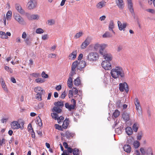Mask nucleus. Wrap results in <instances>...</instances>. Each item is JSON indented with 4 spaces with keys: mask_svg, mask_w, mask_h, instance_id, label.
Instances as JSON below:
<instances>
[{
    "mask_svg": "<svg viewBox=\"0 0 155 155\" xmlns=\"http://www.w3.org/2000/svg\"><path fill=\"white\" fill-rule=\"evenodd\" d=\"M140 151L142 154L144 155L146 153V151L144 149L143 147H141L140 149Z\"/></svg>",
    "mask_w": 155,
    "mask_h": 155,
    "instance_id": "13d9d810",
    "label": "nucleus"
},
{
    "mask_svg": "<svg viewBox=\"0 0 155 155\" xmlns=\"http://www.w3.org/2000/svg\"><path fill=\"white\" fill-rule=\"evenodd\" d=\"M101 44H100L98 43L95 44L94 47V48L96 50L99 49L101 47Z\"/></svg>",
    "mask_w": 155,
    "mask_h": 155,
    "instance_id": "8fccbe9b",
    "label": "nucleus"
},
{
    "mask_svg": "<svg viewBox=\"0 0 155 155\" xmlns=\"http://www.w3.org/2000/svg\"><path fill=\"white\" fill-rule=\"evenodd\" d=\"M11 127L13 129H18L20 127V124L16 121H13L11 124Z\"/></svg>",
    "mask_w": 155,
    "mask_h": 155,
    "instance_id": "4468645a",
    "label": "nucleus"
},
{
    "mask_svg": "<svg viewBox=\"0 0 155 155\" xmlns=\"http://www.w3.org/2000/svg\"><path fill=\"white\" fill-rule=\"evenodd\" d=\"M72 77H70L67 81L68 86L70 88H71L73 85V78Z\"/></svg>",
    "mask_w": 155,
    "mask_h": 155,
    "instance_id": "5701e85b",
    "label": "nucleus"
},
{
    "mask_svg": "<svg viewBox=\"0 0 155 155\" xmlns=\"http://www.w3.org/2000/svg\"><path fill=\"white\" fill-rule=\"evenodd\" d=\"M64 119V118L62 116H61L59 117H58L57 119L58 122L59 124H60L61 123L62 121Z\"/></svg>",
    "mask_w": 155,
    "mask_h": 155,
    "instance_id": "de8ad7c7",
    "label": "nucleus"
},
{
    "mask_svg": "<svg viewBox=\"0 0 155 155\" xmlns=\"http://www.w3.org/2000/svg\"><path fill=\"white\" fill-rule=\"evenodd\" d=\"M15 19L19 24H24L25 23V21L23 18L18 13H15L14 15Z\"/></svg>",
    "mask_w": 155,
    "mask_h": 155,
    "instance_id": "423d86ee",
    "label": "nucleus"
},
{
    "mask_svg": "<svg viewBox=\"0 0 155 155\" xmlns=\"http://www.w3.org/2000/svg\"><path fill=\"white\" fill-rule=\"evenodd\" d=\"M43 94H37L35 96V97L37 100L41 101L42 100V95Z\"/></svg>",
    "mask_w": 155,
    "mask_h": 155,
    "instance_id": "a19ab883",
    "label": "nucleus"
},
{
    "mask_svg": "<svg viewBox=\"0 0 155 155\" xmlns=\"http://www.w3.org/2000/svg\"><path fill=\"white\" fill-rule=\"evenodd\" d=\"M118 2L117 3V6L120 9H123L124 7L123 0H118Z\"/></svg>",
    "mask_w": 155,
    "mask_h": 155,
    "instance_id": "7c9ffc66",
    "label": "nucleus"
},
{
    "mask_svg": "<svg viewBox=\"0 0 155 155\" xmlns=\"http://www.w3.org/2000/svg\"><path fill=\"white\" fill-rule=\"evenodd\" d=\"M78 61H75L73 63L71 67V70L70 74L71 76H73L76 74L77 68H78Z\"/></svg>",
    "mask_w": 155,
    "mask_h": 155,
    "instance_id": "7ed1b4c3",
    "label": "nucleus"
},
{
    "mask_svg": "<svg viewBox=\"0 0 155 155\" xmlns=\"http://www.w3.org/2000/svg\"><path fill=\"white\" fill-rule=\"evenodd\" d=\"M77 54V51H73L68 56V58L70 60H74L76 57Z\"/></svg>",
    "mask_w": 155,
    "mask_h": 155,
    "instance_id": "a211bd4d",
    "label": "nucleus"
},
{
    "mask_svg": "<svg viewBox=\"0 0 155 155\" xmlns=\"http://www.w3.org/2000/svg\"><path fill=\"white\" fill-rule=\"evenodd\" d=\"M68 152L69 153H71L73 151V149L70 147H68L67 148Z\"/></svg>",
    "mask_w": 155,
    "mask_h": 155,
    "instance_id": "680f3d73",
    "label": "nucleus"
},
{
    "mask_svg": "<svg viewBox=\"0 0 155 155\" xmlns=\"http://www.w3.org/2000/svg\"><path fill=\"white\" fill-rule=\"evenodd\" d=\"M62 111V110L59 107L54 106L52 110V112H55L58 114L60 113Z\"/></svg>",
    "mask_w": 155,
    "mask_h": 155,
    "instance_id": "cd10ccee",
    "label": "nucleus"
},
{
    "mask_svg": "<svg viewBox=\"0 0 155 155\" xmlns=\"http://www.w3.org/2000/svg\"><path fill=\"white\" fill-rule=\"evenodd\" d=\"M101 66L106 70H110L112 69L111 64L110 61H103L101 63Z\"/></svg>",
    "mask_w": 155,
    "mask_h": 155,
    "instance_id": "39448f33",
    "label": "nucleus"
},
{
    "mask_svg": "<svg viewBox=\"0 0 155 155\" xmlns=\"http://www.w3.org/2000/svg\"><path fill=\"white\" fill-rule=\"evenodd\" d=\"M0 37L2 39L8 38V37L6 35V33L3 31H0Z\"/></svg>",
    "mask_w": 155,
    "mask_h": 155,
    "instance_id": "473e14b6",
    "label": "nucleus"
},
{
    "mask_svg": "<svg viewBox=\"0 0 155 155\" xmlns=\"http://www.w3.org/2000/svg\"><path fill=\"white\" fill-rule=\"evenodd\" d=\"M147 150V155H153L152 150L151 148L149 147Z\"/></svg>",
    "mask_w": 155,
    "mask_h": 155,
    "instance_id": "4c0bfd02",
    "label": "nucleus"
},
{
    "mask_svg": "<svg viewBox=\"0 0 155 155\" xmlns=\"http://www.w3.org/2000/svg\"><path fill=\"white\" fill-rule=\"evenodd\" d=\"M73 96V91L72 90H70L68 93V97L69 98L72 97Z\"/></svg>",
    "mask_w": 155,
    "mask_h": 155,
    "instance_id": "6e6d98bb",
    "label": "nucleus"
},
{
    "mask_svg": "<svg viewBox=\"0 0 155 155\" xmlns=\"http://www.w3.org/2000/svg\"><path fill=\"white\" fill-rule=\"evenodd\" d=\"M107 45L105 44H101V47L99 49V52L101 55L104 54L107 52L104 50L107 47Z\"/></svg>",
    "mask_w": 155,
    "mask_h": 155,
    "instance_id": "dca6fc26",
    "label": "nucleus"
},
{
    "mask_svg": "<svg viewBox=\"0 0 155 155\" xmlns=\"http://www.w3.org/2000/svg\"><path fill=\"white\" fill-rule=\"evenodd\" d=\"M117 23L119 29L120 31L122 30L124 31L127 26L126 23H124L122 25L121 23L119 21H118Z\"/></svg>",
    "mask_w": 155,
    "mask_h": 155,
    "instance_id": "aec40b11",
    "label": "nucleus"
},
{
    "mask_svg": "<svg viewBox=\"0 0 155 155\" xmlns=\"http://www.w3.org/2000/svg\"><path fill=\"white\" fill-rule=\"evenodd\" d=\"M119 90L120 91L123 92L125 90L126 92H127L128 91V86L126 82L123 83H120L119 84Z\"/></svg>",
    "mask_w": 155,
    "mask_h": 155,
    "instance_id": "6e6552de",
    "label": "nucleus"
},
{
    "mask_svg": "<svg viewBox=\"0 0 155 155\" xmlns=\"http://www.w3.org/2000/svg\"><path fill=\"white\" fill-rule=\"evenodd\" d=\"M135 105L136 106V110L139 112H141V108L140 106V102L137 98L136 97L135 99Z\"/></svg>",
    "mask_w": 155,
    "mask_h": 155,
    "instance_id": "9d476101",
    "label": "nucleus"
},
{
    "mask_svg": "<svg viewBox=\"0 0 155 155\" xmlns=\"http://www.w3.org/2000/svg\"><path fill=\"white\" fill-rule=\"evenodd\" d=\"M126 131L127 134L130 135L132 134L133 133L131 127H128L126 128Z\"/></svg>",
    "mask_w": 155,
    "mask_h": 155,
    "instance_id": "2f4dec72",
    "label": "nucleus"
},
{
    "mask_svg": "<svg viewBox=\"0 0 155 155\" xmlns=\"http://www.w3.org/2000/svg\"><path fill=\"white\" fill-rule=\"evenodd\" d=\"M102 55L104 58L105 59L104 61H110L112 59V56L110 54L107 53V52Z\"/></svg>",
    "mask_w": 155,
    "mask_h": 155,
    "instance_id": "f8f14e48",
    "label": "nucleus"
},
{
    "mask_svg": "<svg viewBox=\"0 0 155 155\" xmlns=\"http://www.w3.org/2000/svg\"><path fill=\"white\" fill-rule=\"evenodd\" d=\"M66 93L65 92V91H64L62 93L61 96L60 97V98L62 99H63L65 98V97H66Z\"/></svg>",
    "mask_w": 155,
    "mask_h": 155,
    "instance_id": "3c124183",
    "label": "nucleus"
},
{
    "mask_svg": "<svg viewBox=\"0 0 155 155\" xmlns=\"http://www.w3.org/2000/svg\"><path fill=\"white\" fill-rule=\"evenodd\" d=\"M31 75L32 76V77H35V78H37L39 77L40 76V74L39 73H34L32 74H31Z\"/></svg>",
    "mask_w": 155,
    "mask_h": 155,
    "instance_id": "603ef678",
    "label": "nucleus"
},
{
    "mask_svg": "<svg viewBox=\"0 0 155 155\" xmlns=\"http://www.w3.org/2000/svg\"><path fill=\"white\" fill-rule=\"evenodd\" d=\"M99 57L98 54L96 52H91L87 55V59L89 61L93 62L97 60Z\"/></svg>",
    "mask_w": 155,
    "mask_h": 155,
    "instance_id": "f03ea898",
    "label": "nucleus"
},
{
    "mask_svg": "<svg viewBox=\"0 0 155 155\" xmlns=\"http://www.w3.org/2000/svg\"><path fill=\"white\" fill-rule=\"evenodd\" d=\"M37 5L36 0H30L28 3V7L29 9H32L35 8Z\"/></svg>",
    "mask_w": 155,
    "mask_h": 155,
    "instance_id": "1a4fd4ad",
    "label": "nucleus"
},
{
    "mask_svg": "<svg viewBox=\"0 0 155 155\" xmlns=\"http://www.w3.org/2000/svg\"><path fill=\"white\" fill-rule=\"evenodd\" d=\"M15 7L18 12L21 14H23L25 13L24 10L22 8L21 6L19 4H16Z\"/></svg>",
    "mask_w": 155,
    "mask_h": 155,
    "instance_id": "f3484780",
    "label": "nucleus"
},
{
    "mask_svg": "<svg viewBox=\"0 0 155 155\" xmlns=\"http://www.w3.org/2000/svg\"><path fill=\"white\" fill-rule=\"evenodd\" d=\"M111 76L115 79L118 78L120 76L123 78L124 76V71L122 67L117 66L112 69L110 72Z\"/></svg>",
    "mask_w": 155,
    "mask_h": 155,
    "instance_id": "f257e3e1",
    "label": "nucleus"
},
{
    "mask_svg": "<svg viewBox=\"0 0 155 155\" xmlns=\"http://www.w3.org/2000/svg\"><path fill=\"white\" fill-rule=\"evenodd\" d=\"M114 28V21L113 20H111L110 21L109 25V30L110 31H112L113 33L115 34V32L113 31V29Z\"/></svg>",
    "mask_w": 155,
    "mask_h": 155,
    "instance_id": "4be33fe9",
    "label": "nucleus"
},
{
    "mask_svg": "<svg viewBox=\"0 0 155 155\" xmlns=\"http://www.w3.org/2000/svg\"><path fill=\"white\" fill-rule=\"evenodd\" d=\"M127 1L128 8L130 12L133 15L134 14V12L132 0H127Z\"/></svg>",
    "mask_w": 155,
    "mask_h": 155,
    "instance_id": "ddd939ff",
    "label": "nucleus"
},
{
    "mask_svg": "<svg viewBox=\"0 0 155 155\" xmlns=\"http://www.w3.org/2000/svg\"><path fill=\"white\" fill-rule=\"evenodd\" d=\"M124 151L127 153H130L131 150V147L128 144H126L123 147Z\"/></svg>",
    "mask_w": 155,
    "mask_h": 155,
    "instance_id": "393cba45",
    "label": "nucleus"
},
{
    "mask_svg": "<svg viewBox=\"0 0 155 155\" xmlns=\"http://www.w3.org/2000/svg\"><path fill=\"white\" fill-rule=\"evenodd\" d=\"M78 69L80 71L82 70V69L86 66V62L84 61H80L78 62Z\"/></svg>",
    "mask_w": 155,
    "mask_h": 155,
    "instance_id": "9b49d317",
    "label": "nucleus"
},
{
    "mask_svg": "<svg viewBox=\"0 0 155 155\" xmlns=\"http://www.w3.org/2000/svg\"><path fill=\"white\" fill-rule=\"evenodd\" d=\"M106 18V17L105 16L103 15L99 19L101 21H103Z\"/></svg>",
    "mask_w": 155,
    "mask_h": 155,
    "instance_id": "774afa93",
    "label": "nucleus"
},
{
    "mask_svg": "<svg viewBox=\"0 0 155 155\" xmlns=\"http://www.w3.org/2000/svg\"><path fill=\"white\" fill-rule=\"evenodd\" d=\"M28 131H30L31 130H33V128H32V125L31 124H29L28 126Z\"/></svg>",
    "mask_w": 155,
    "mask_h": 155,
    "instance_id": "e2e57ef3",
    "label": "nucleus"
},
{
    "mask_svg": "<svg viewBox=\"0 0 155 155\" xmlns=\"http://www.w3.org/2000/svg\"><path fill=\"white\" fill-rule=\"evenodd\" d=\"M73 89H74L73 92V93L74 94H77L78 93V90L75 87H74Z\"/></svg>",
    "mask_w": 155,
    "mask_h": 155,
    "instance_id": "0e129e2a",
    "label": "nucleus"
},
{
    "mask_svg": "<svg viewBox=\"0 0 155 155\" xmlns=\"http://www.w3.org/2000/svg\"><path fill=\"white\" fill-rule=\"evenodd\" d=\"M11 81L14 83H16V80L15 78L14 77H12L11 78Z\"/></svg>",
    "mask_w": 155,
    "mask_h": 155,
    "instance_id": "338daca9",
    "label": "nucleus"
},
{
    "mask_svg": "<svg viewBox=\"0 0 155 155\" xmlns=\"http://www.w3.org/2000/svg\"><path fill=\"white\" fill-rule=\"evenodd\" d=\"M112 35L109 32H107L104 34L103 37L104 38H109L112 36Z\"/></svg>",
    "mask_w": 155,
    "mask_h": 155,
    "instance_id": "e433bc0d",
    "label": "nucleus"
},
{
    "mask_svg": "<svg viewBox=\"0 0 155 155\" xmlns=\"http://www.w3.org/2000/svg\"><path fill=\"white\" fill-rule=\"evenodd\" d=\"M12 16V12L11 11H8L6 14V18L7 20L10 19Z\"/></svg>",
    "mask_w": 155,
    "mask_h": 155,
    "instance_id": "f704fd0d",
    "label": "nucleus"
},
{
    "mask_svg": "<svg viewBox=\"0 0 155 155\" xmlns=\"http://www.w3.org/2000/svg\"><path fill=\"white\" fill-rule=\"evenodd\" d=\"M74 84L76 86H78L80 85L81 84V81L80 79V78L78 77L76 79H75L74 81Z\"/></svg>",
    "mask_w": 155,
    "mask_h": 155,
    "instance_id": "c85d7f7f",
    "label": "nucleus"
},
{
    "mask_svg": "<svg viewBox=\"0 0 155 155\" xmlns=\"http://www.w3.org/2000/svg\"><path fill=\"white\" fill-rule=\"evenodd\" d=\"M37 123L39 126H41L42 125L41 120L39 118V119H37Z\"/></svg>",
    "mask_w": 155,
    "mask_h": 155,
    "instance_id": "5fc2aeb1",
    "label": "nucleus"
},
{
    "mask_svg": "<svg viewBox=\"0 0 155 155\" xmlns=\"http://www.w3.org/2000/svg\"><path fill=\"white\" fill-rule=\"evenodd\" d=\"M147 11L151 13L154 14L155 13V11L153 9H148L147 10Z\"/></svg>",
    "mask_w": 155,
    "mask_h": 155,
    "instance_id": "bf43d9fd",
    "label": "nucleus"
},
{
    "mask_svg": "<svg viewBox=\"0 0 155 155\" xmlns=\"http://www.w3.org/2000/svg\"><path fill=\"white\" fill-rule=\"evenodd\" d=\"M39 18V16L37 14H33L28 17V19L30 20H38Z\"/></svg>",
    "mask_w": 155,
    "mask_h": 155,
    "instance_id": "b1692460",
    "label": "nucleus"
},
{
    "mask_svg": "<svg viewBox=\"0 0 155 155\" xmlns=\"http://www.w3.org/2000/svg\"><path fill=\"white\" fill-rule=\"evenodd\" d=\"M48 38V35L47 34L44 35L42 36L41 38L42 40H45Z\"/></svg>",
    "mask_w": 155,
    "mask_h": 155,
    "instance_id": "052dcab7",
    "label": "nucleus"
},
{
    "mask_svg": "<svg viewBox=\"0 0 155 155\" xmlns=\"http://www.w3.org/2000/svg\"><path fill=\"white\" fill-rule=\"evenodd\" d=\"M55 128L56 129L59 130H62L61 127L58 124H56L55 125Z\"/></svg>",
    "mask_w": 155,
    "mask_h": 155,
    "instance_id": "4d7b16f0",
    "label": "nucleus"
},
{
    "mask_svg": "<svg viewBox=\"0 0 155 155\" xmlns=\"http://www.w3.org/2000/svg\"><path fill=\"white\" fill-rule=\"evenodd\" d=\"M51 116L52 118L55 120H57L58 117V115L57 114L55 113H53L51 114Z\"/></svg>",
    "mask_w": 155,
    "mask_h": 155,
    "instance_id": "79ce46f5",
    "label": "nucleus"
},
{
    "mask_svg": "<svg viewBox=\"0 0 155 155\" xmlns=\"http://www.w3.org/2000/svg\"><path fill=\"white\" fill-rule=\"evenodd\" d=\"M120 112L118 110H116L113 113V116L114 117L117 118L120 115Z\"/></svg>",
    "mask_w": 155,
    "mask_h": 155,
    "instance_id": "72a5a7b5",
    "label": "nucleus"
},
{
    "mask_svg": "<svg viewBox=\"0 0 155 155\" xmlns=\"http://www.w3.org/2000/svg\"><path fill=\"white\" fill-rule=\"evenodd\" d=\"M106 3L104 1H102L99 2L96 5V7L97 8H101L105 5Z\"/></svg>",
    "mask_w": 155,
    "mask_h": 155,
    "instance_id": "412c9836",
    "label": "nucleus"
},
{
    "mask_svg": "<svg viewBox=\"0 0 155 155\" xmlns=\"http://www.w3.org/2000/svg\"><path fill=\"white\" fill-rule=\"evenodd\" d=\"M54 105L57 107H62L64 105V101H58L57 102H55L54 103Z\"/></svg>",
    "mask_w": 155,
    "mask_h": 155,
    "instance_id": "c756f323",
    "label": "nucleus"
},
{
    "mask_svg": "<svg viewBox=\"0 0 155 155\" xmlns=\"http://www.w3.org/2000/svg\"><path fill=\"white\" fill-rule=\"evenodd\" d=\"M71 102L73 103V104L70 105L68 103H66L65 104V107L68 109L70 111H71L72 110L74 109L76 106V102L74 99H72Z\"/></svg>",
    "mask_w": 155,
    "mask_h": 155,
    "instance_id": "20e7f679",
    "label": "nucleus"
},
{
    "mask_svg": "<svg viewBox=\"0 0 155 155\" xmlns=\"http://www.w3.org/2000/svg\"><path fill=\"white\" fill-rule=\"evenodd\" d=\"M73 153V155H79L80 152L78 149L76 148L74 149Z\"/></svg>",
    "mask_w": 155,
    "mask_h": 155,
    "instance_id": "ea45409f",
    "label": "nucleus"
},
{
    "mask_svg": "<svg viewBox=\"0 0 155 155\" xmlns=\"http://www.w3.org/2000/svg\"><path fill=\"white\" fill-rule=\"evenodd\" d=\"M140 143L139 142L135 141L134 143V146L135 148H137L140 146Z\"/></svg>",
    "mask_w": 155,
    "mask_h": 155,
    "instance_id": "c03bdc74",
    "label": "nucleus"
},
{
    "mask_svg": "<svg viewBox=\"0 0 155 155\" xmlns=\"http://www.w3.org/2000/svg\"><path fill=\"white\" fill-rule=\"evenodd\" d=\"M91 41V39L89 37H87L84 41L81 44V48L84 49L85 48L90 44Z\"/></svg>",
    "mask_w": 155,
    "mask_h": 155,
    "instance_id": "0eeeda50",
    "label": "nucleus"
},
{
    "mask_svg": "<svg viewBox=\"0 0 155 155\" xmlns=\"http://www.w3.org/2000/svg\"><path fill=\"white\" fill-rule=\"evenodd\" d=\"M65 137L68 139H70L71 138H72L74 137L75 134L72 132H70L69 131H67L66 132Z\"/></svg>",
    "mask_w": 155,
    "mask_h": 155,
    "instance_id": "a878e982",
    "label": "nucleus"
},
{
    "mask_svg": "<svg viewBox=\"0 0 155 155\" xmlns=\"http://www.w3.org/2000/svg\"><path fill=\"white\" fill-rule=\"evenodd\" d=\"M49 25H51L55 23V21L53 19H50L48 21Z\"/></svg>",
    "mask_w": 155,
    "mask_h": 155,
    "instance_id": "49530a36",
    "label": "nucleus"
},
{
    "mask_svg": "<svg viewBox=\"0 0 155 155\" xmlns=\"http://www.w3.org/2000/svg\"><path fill=\"white\" fill-rule=\"evenodd\" d=\"M34 91L37 94H44L45 91L40 87H37L34 88Z\"/></svg>",
    "mask_w": 155,
    "mask_h": 155,
    "instance_id": "2eb2a0df",
    "label": "nucleus"
},
{
    "mask_svg": "<svg viewBox=\"0 0 155 155\" xmlns=\"http://www.w3.org/2000/svg\"><path fill=\"white\" fill-rule=\"evenodd\" d=\"M83 33L82 31L79 32L78 33H77L74 36L75 38H78L81 36L83 35Z\"/></svg>",
    "mask_w": 155,
    "mask_h": 155,
    "instance_id": "37998d69",
    "label": "nucleus"
},
{
    "mask_svg": "<svg viewBox=\"0 0 155 155\" xmlns=\"http://www.w3.org/2000/svg\"><path fill=\"white\" fill-rule=\"evenodd\" d=\"M36 32L37 34H41L44 32V31L41 28H38L36 29Z\"/></svg>",
    "mask_w": 155,
    "mask_h": 155,
    "instance_id": "a18cd8bd",
    "label": "nucleus"
},
{
    "mask_svg": "<svg viewBox=\"0 0 155 155\" xmlns=\"http://www.w3.org/2000/svg\"><path fill=\"white\" fill-rule=\"evenodd\" d=\"M2 88L4 89V90L6 91L7 92L8 91V90L6 87L5 84V83H1Z\"/></svg>",
    "mask_w": 155,
    "mask_h": 155,
    "instance_id": "09e8293b",
    "label": "nucleus"
},
{
    "mask_svg": "<svg viewBox=\"0 0 155 155\" xmlns=\"http://www.w3.org/2000/svg\"><path fill=\"white\" fill-rule=\"evenodd\" d=\"M69 119L66 118L64 120L63 123L62 124V127L64 129H66L69 124Z\"/></svg>",
    "mask_w": 155,
    "mask_h": 155,
    "instance_id": "bb28decb",
    "label": "nucleus"
},
{
    "mask_svg": "<svg viewBox=\"0 0 155 155\" xmlns=\"http://www.w3.org/2000/svg\"><path fill=\"white\" fill-rule=\"evenodd\" d=\"M41 76L42 77L47 78H48V75L46 74L44 71H43L41 74Z\"/></svg>",
    "mask_w": 155,
    "mask_h": 155,
    "instance_id": "864d4df0",
    "label": "nucleus"
},
{
    "mask_svg": "<svg viewBox=\"0 0 155 155\" xmlns=\"http://www.w3.org/2000/svg\"><path fill=\"white\" fill-rule=\"evenodd\" d=\"M56 89L58 91H60V90H61V85H58L56 87Z\"/></svg>",
    "mask_w": 155,
    "mask_h": 155,
    "instance_id": "69168bd1",
    "label": "nucleus"
},
{
    "mask_svg": "<svg viewBox=\"0 0 155 155\" xmlns=\"http://www.w3.org/2000/svg\"><path fill=\"white\" fill-rule=\"evenodd\" d=\"M138 125L137 123H135L134 124L132 127L133 130L135 132H137L138 129Z\"/></svg>",
    "mask_w": 155,
    "mask_h": 155,
    "instance_id": "58836bf2",
    "label": "nucleus"
},
{
    "mask_svg": "<svg viewBox=\"0 0 155 155\" xmlns=\"http://www.w3.org/2000/svg\"><path fill=\"white\" fill-rule=\"evenodd\" d=\"M122 117L126 122L129 120H130L129 114L124 112L122 115Z\"/></svg>",
    "mask_w": 155,
    "mask_h": 155,
    "instance_id": "6ab92c4d",
    "label": "nucleus"
},
{
    "mask_svg": "<svg viewBox=\"0 0 155 155\" xmlns=\"http://www.w3.org/2000/svg\"><path fill=\"white\" fill-rule=\"evenodd\" d=\"M35 81L38 83H41L45 81V80L41 78H38L35 80Z\"/></svg>",
    "mask_w": 155,
    "mask_h": 155,
    "instance_id": "c9c22d12",
    "label": "nucleus"
}]
</instances>
